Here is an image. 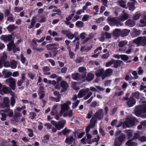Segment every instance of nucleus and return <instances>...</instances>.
Wrapping results in <instances>:
<instances>
[{
  "mask_svg": "<svg viewBox=\"0 0 146 146\" xmlns=\"http://www.w3.org/2000/svg\"><path fill=\"white\" fill-rule=\"evenodd\" d=\"M10 101L8 97H5L3 98V102L0 104V107L3 109L0 111L1 112H4L8 113L9 117H12L13 115L12 110L10 109L9 105Z\"/></svg>",
  "mask_w": 146,
  "mask_h": 146,
  "instance_id": "nucleus-1",
  "label": "nucleus"
},
{
  "mask_svg": "<svg viewBox=\"0 0 146 146\" xmlns=\"http://www.w3.org/2000/svg\"><path fill=\"white\" fill-rule=\"evenodd\" d=\"M126 138L125 135L123 133H121L115 139L113 146H121L124 142Z\"/></svg>",
  "mask_w": 146,
  "mask_h": 146,
  "instance_id": "nucleus-2",
  "label": "nucleus"
},
{
  "mask_svg": "<svg viewBox=\"0 0 146 146\" xmlns=\"http://www.w3.org/2000/svg\"><path fill=\"white\" fill-rule=\"evenodd\" d=\"M146 113V104L139 105L135 107V113L137 116H139L143 113Z\"/></svg>",
  "mask_w": 146,
  "mask_h": 146,
  "instance_id": "nucleus-3",
  "label": "nucleus"
},
{
  "mask_svg": "<svg viewBox=\"0 0 146 146\" xmlns=\"http://www.w3.org/2000/svg\"><path fill=\"white\" fill-rule=\"evenodd\" d=\"M133 42L136 44L137 46H144L146 44V36H139L134 39Z\"/></svg>",
  "mask_w": 146,
  "mask_h": 146,
  "instance_id": "nucleus-4",
  "label": "nucleus"
},
{
  "mask_svg": "<svg viewBox=\"0 0 146 146\" xmlns=\"http://www.w3.org/2000/svg\"><path fill=\"white\" fill-rule=\"evenodd\" d=\"M124 101H127L126 104L129 108L132 107L136 104V101L133 97H124L123 98Z\"/></svg>",
  "mask_w": 146,
  "mask_h": 146,
  "instance_id": "nucleus-5",
  "label": "nucleus"
},
{
  "mask_svg": "<svg viewBox=\"0 0 146 146\" xmlns=\"http://www.w3.org/2000/svg\"><path fill=\"white\" fill-rule=\"evenodd\" d=\"M108 22L111 26H118L119 25H121V21L119 20L118 17L109 18H108Z\"/></svg>",
  "mask_w": 146,
  "mask_h": 146,
  "instance_id": "nucleus-6",
  "label": "nucleus"
},
{
  "mask_svg": "<svg viewBox=\"0 0 146 146\" xmlns=\"http://www.w3.org/2000/svg\"><path fill=\"white\" fill-rule=\"evenodd\" d=\"M7 46L8 50L10 51L13 50V52L14 53H15L17 51H19L20 50L19 47L16 48V45L14 44V40H12L9 42Z\"/></svg>",
  "mask_w": 146,
  "mask_h": 146,
  "instance_id": "nucleus-7",
  "label": "nucleus"
},
{
  "mask_svg": "<svg viewBox=\"0 0 146 146\" xmlns=\"http://www.w3.org/2000/svg\"><path fill=\"white\" fill-rule=\"evenodd\" d=\"M103 117L102 110L100 109L96 112L93 115L92 117L98 121V120H101L103 119Z\"/></svg>",
  "mask_w": 146,
  "mask_h": 146,
  "instance_id": "nucleus-8",
  "label": "nucleus"
},
{
  "mask_svg": "<svg viewBox=\"0 0 146 146\" xmlns=\"http://www.w3.org/2000/svg\"><path fill=\"white\" fill-rule=\"evenodd\" d=\"M7 84H9V86L12 89L14 90L16 88V80L15 79L12 77H10L5 80Z\"/></svg>",
  "mask_w": 146,
  "mask_h": 146,
  "instance_id": "nucleus-9",
  "label": "nucleus"
},
{
  "mask_svg": "<svg viewBox=\"0 0 146 146\" xmlns=\"http://www.w3.org/2000/svg\"><path fill=\"white\" fill-rule=\"evenodd\" d=\"M100 36L101 37L99 38V39L100 41L102 42L104 40L105 36L106 38L108 39L110 38L111 37V34L106 32H102L101 33Z\"/></svg>",
  "mask_w": 146,
  "mask_h": 146,
  "instance_id": "nucleus-10",
  "label": "nucleus"
},
{
  "mask_svg": "<svg viewBox=\"0 0 146 146\" xmlns=\"http://www.w3.org/2000/svg\"><path fill=\"white\" fill-rule=\"evenodd\" d=\"M17 62L14 60H13L10 63L9 62L6 61L4 62V66L5 67L10 66L12 69H15L17 67Z\"/></svg>",
  "mask_w": 146,
  "mask_h": 146,
  "instance_id": "nucleus-11",
  "label": "nucleus"
},
{
  "mask_svg": "<svg viewBox=\"0 0 146 146\" xmlns=\"http://www.w3.org/2000/svg\"><path fill=\"white\" fill-rule=\"evenodd\" d=\"M13 37L11 35H2L0 37L1 40L5 42H7L14 40H12Z\"/></svg>",
  "mask_w": 146,
  "mask_h": 146,
  "instance_id": "nucleus-12",
  "label": "nucleus"
},
{
  "mask_svg": "<svg viewBox=\"0 0 146 146\" xmlns=\"http://www.w3.org/2000/svg\"><path fill=\"white\" fill-rule=\"evenodd\" d=\"M75 138L74 137V135H70L66 138L65 142L69 145L72 144L73 143H75Z\"/></svg>",
  "mask_w": 146,
  "mask_h": 146,
  "instance_id": "nucleus-13",
  "label": "nucleus"
},
{
  "mask_svg": "<svg viewBox=\"0 0 146 146\" xmlns=\"http://www.w3.org/2000/svg\"><path fill=\"white\" fill-rule=\"evenodd\" d=\"M61 109L60 111V116H62L64 113L68 111L69 107L68 106H67L66 104H61Z\"/></svg>",
  "mask_w": 146,
  "mask_h": 146,
  "instance_id": "nucleus-14",
  "label": "nucleus"
},
{
  "mask_svg": "<svg viewBox=\"0 0 146 146\" xmlns=\"http://www.w3.org/2000/svg\"><path fill=\"white\" fill-rule=\"evenodd\" d=\"M136 2V1L135 0H132L127 3V6L129 10L133 11L135 9V5Z\"/></svg>",
  "mask_w": 146,
  "mask_h": 146,
  "instance_id": "nucleus-15",
  "label": "nucleus"
},
{
  "mask_svg": "<svg viewBox=\"0 0 146 146\" xmlns=\"http://www.w3.org/2000/svg\"><path fill=\"white\" fill-rule=\"evenodd\" d=\"M66 123V121L65 120H62L59 121H58L56 128L58 130H60L64 127Z\"/></svg>",
  "mask_w": 146,
  "mask_h": 146,
  "instance_id": "nucleus-16",
  "label": "nucleus"
},
{
  "mask_svg": "<svg viewBox=\"0 0 146 146\" xmlns=\"http://www.w3.org/2000/svg\"><path fill=\"white\" fill-rule=\"evenodd\" d=\"M112 70L111 68H108L104 71V74L102 76V79L103 80L106 77L110 76L112 73Z\"/></svg>",
  "mask_w": 146,
  "mask_h": 146,
  "instance_id": "nucleus-17",
  "label": "nucleus"
},
{
  "mask_svg": "<svg viewBox=\"0 0 146 146\" xmlns=\"http://www.w3.org/2000/svg\"><path fill=\"white\" fill-rule=\"evenodd\" d=\"M86 70V68L84 67H80L78 68V71L79 72L82 73L80 75L82 78H84L86 77L87 73Z\"/></svg>",
  "mask_w": 146,
  "mask_h": 146,
  "instance_id": "nucleus-18",
  "label": "nucleus"
},
{
  "mask_svg": "<svg viewBox=\"0 0 146 146\" xmlns=\"http://www.w3.org/2000/svg\"><path fill=\"white\" fill-rule=\"evenodd\" d=\"M123 14L119 16V19L121 21H123L128 19L129 17L128 14L125 13L124 11H123Z\"/></svg>",
  "mask_w": 146,
  "mask_h": 146,
  "instance_id": "nucleus-19",
  "label": "nucleus"
},
{
  "mask_svg": "<svg viewBox=\"0 0 146 146\" xmlns=\"http://www.w3.org/2000/svg\"><path fill=\"white\" fill-rule=\"evenodd\" d=\"M61 87L62 88L63 90H61L63 92H65L66 91L68 86L66 82L63 80L60 83Z\"/></svg>",
  "mask_w": 146,
  "mask_h": 146,
  "instance_id": "nucleus-20",
  "label": "nucleus"
},
{
  "mask_svg": "<svg viewBox=\"0 0 146 146\" xmlns=\"http://www.w3.org/2000/svg\"><path fill=\"white\" fill-rule=\"evenodd\" d=\"M72 78L75 80H79L82 79L81 75L78 73H76L72 74Z\"/></svg>",
  "mask_w": 146,
  "mask_h": 146,
  "instance_id": "nucleus-21",
  "label": "nucleus"
},
{
  "mask_svg": "<svg viewBox=\"0 0 146 146\" xmlns=\"http://www.w3.org/2000/svg\"><path fill=\"white\" fill-rule=\"evenodd\" d=\"M104 68H101L98 69L96 70L95 72L96 76L98 77L101 76L102 78V76L104 74Z\"/></svg>",
  "mask_w": 146,
  "mask_h": 146,
  "instance_id": "nucleus-22",
  "label": "nucleus"
},
{
  "mask_svg": "<svg viewBox=\"0 0 146 146\" xmlns=\"http://www.w3.org/2000/svg\"><path fill=\"white\" fill-rule=\"evenodd\" d=\"M125 24L126 26L130 27H132L135 25V23L131 19H129L125 22Z\"/></svg>",
  "mask_w": 146,
  "mask_h": 146,
  "instance_id": "nucleus-23",
  "label": "nucleus"
},
{
  "mask_svg": "<svg viewBox=\"0 0 146 146\" xmlns=\"http://www.w3.org/2000/svg\"><path fill=\"white\" fill-rule=\"evenodd\" d=\"M130 30L126 29L121 30L120 36L124 37L127 36L129 34Z\"/></svg>",
  "mask_w": 146,
  "mask_h": 146,
  "instance_id": "nucleus-24",
  "label": "nucleus"
},
{
  "mask_svg": "<svg viewBox=\"0 0 146 146\" xmlns=\"http://www.w3.org/2000/svg\"><path fill=\"white\" fill-rule=\"evenodd\" d=\"M2 91L4 94H9L11 93H13V94H14V93L12 92L10 89H9L6 86H4L2 88Z\"/></svg>",
  "mask_w": 146,
  "mask_h": 146,
  "instance_id": "nucleus-25",
  "label": "nucleus"
},
{
  "mask_svg": "<svg viewBox=\"0 0 146 146\" xmlns=\"http://www.w3.org/2000/svg\"><path fill=\"white\" fill-rule=\"evenodd\" d=\"M126 119V121H127L128 123L130 126H133L134 125L135 123L136 120L135 118H128Z\"/></svg>",
  "mask_w": 146,
  "mask_h": 146,
  "instance_id": "nucleus-26",
  "label": "nucleus"
},
{
  "mask_svg": "<svg viewBox=\"0 0 146 146\" xmlns=\"http://www.w3.org/2000/svg\"><path fill=\"white\" fill-rule=\"evenodd\" d=\"M113 67L116 68L120 66L121 64L123 63V62L119 60H115L113 61Z\"/></svg>",
  "mask_w": 146,
  "mask_h": 146,
  "instance_id": "nucleus-27",
  "label": "nucleus"
},
{
  "mask_svg": "<svg viewBox=\"0 0 146 146\" xmlns=\"http://www.w3.org/2000/svg\"><path fill=\"white\" fill-rule=\"evenodd\" d=\"M126 133L128 139L131 138L133 136V131L130 129H126L124 131Z\"/></svg>",
  "mask_w": 146,
  "mask_h": 146,
  "instance_id": "nucleus-28",
  "label": "nucleus"
},
{
  "mask_svg": "<svg viewBox=\"0 0 146 146\" xmlns=\"http://www.w3.org/2000/svg\"><path fill=\"white\" fill-rule=\"evenodd\" d=\"M36 16H34L33 17L31 21V23L30 26L28 27V28L31 29L34 27L36 23Z\"/></svg>",
  "mask_w": 146,
  "mask_h": 146,
  "instance_id": "nucleus-29",
  "label": "nucleus"
},
{
  "mask_svg": "<svg viewBox=\"0 0 146 146\" xmlns=\"http://www.w3.org/2000/svg\"><path fill=\"white\" fill-rule=\"evenodd\" d=\"M97 120L92 117L90 120V123L88 125L91 126V128H93L95 127V124L97 123Z\"/></svg>",
  "mask_w": 146,
  "mask_h": 146,
  "instance_id": "nucleus-30",
  "label": "nucleus"
},
{
  "mask_svg": "<svg viewBox=\"0 0 146 146\" xmlns=\"http://www.w3.org/2000/svg\"><path fill=\"white\" fill-rule=\"evenodd\" d=\"M71 132L72 131L68 129L66 127H65L64 129L62 130V132L63 135L65 136H67V135Z\"/></svg>",
  "mask_w": 146,
  "mask_h": 146,
  "instance_id": "nucleus-31",
  "label": "nucleus"
},
{
  "mask_svg": "<svg viewBox=\"0 0 146 146\" xmlns=\"http://www.w3.org/2000/svg\"><path fill=\"white\" fill-rule=\"evenodd\" d=\"M94 78V76L91 73H89L87 74L86 80L88 81H90L93 80Z\"/></svg>",
  "mask_w": 146,
  "mask_h": 146,
  "instance_id": "nucleus-32",
  "label": "nucleus"
},
{
  "mask_svg": "<svg viewBox=\"0 0 146 146\" xmlns=\"http://www.w3.org/2000/svg\"><path fill=\"white\" fill-rule=\"evenodd\" d=\"M131 96V97H133V98H134L137 100H139L140 98V94L139 92L136 91L132 93Z\"/></svg>",
  "mask_w": 146,
  "mask_h": 146,
  "instance_id": "nucleus-33",
  "label": "nucleus"
},
{
  "mask_svg": "<svg viewBox=\"0 0 146 146\" xmlns=\"http://www.w3.org/2000/svg\"><path fill=\"white\" fill-rule=\"evenodd\" d=\"M63 116L64 117H66L68 116L69 117H71L73 115L72 111L70 110L68 111L65 113V112L63 114Z\"/></svg>",
  "mask_w": 146,
  "mask_h": 146,
  "instance_id": "nucleus-34",
  "label": "nucleus"
},
{
  "mask_svg": "<svg viewBox=\"0 0 146 146\" xmlns=\"http://www.w3.org/2000/svg\"><path fill=\"white\" fill-rule=\"evenodd\" d=\"M121 29H116L113 31V33L114 35L115 36H120Z\"/></svg>",
  "mask_w": 146,
  "mask_h": 146,
  "instance_id": "nucleus-35",
  "label": "nucleus"
},
{
  "mask_svg": "<svg viewBox=\"0 0 146 146\" xmlns=\"http://www.w3.org/2000/svg\"><path fill=\"white\" fill-rule=\"evenodd\" d=\"M8 31L10 32H11L16 29L14 24L10 25L7 27Z\"/></svg>",
  "mask_w": 146,
  "mask_h": 146,
  "instance_id": "nucleus-36",
  "label": "nucleus"
},
{
  "mask_svg": "<svg viewBox=\"0 0 146 146\" xmlns=\"http://www.w3.org/2000/svg\"><path fill=\"white\" fill-rule=\"evenodd\" d=\"M132 139L129 140L126 143V144L128 145L129 146H137V143L134 142H132Z\"/></svg>",
  "mask_w": 146,
  "mask_h": 146,
  "instance_id": "nucleus-37",
  "label": "nucleus"
},
{
  "mask_svg": "<svg viewBox=\"0 0 146 146\" xmlns=\"http://www.w3.org/2000/svg\"><path fill=\"white\" fill-rule=\"evenodd\" d=\"M141 15L140 13L138 12H136L133 15V19L134 20H137L139 18Z\"/></svg>",
  "mask_w": 146,
  "mask_h": 146,
  "instance_id": "nucleus-38",
  "label": "nucleus"
},
{
  "mask_svg": "<svg viewBox=\"0 0 146 146\" xmlns=\"http://www.w3.org/2000/svg\"><path fill=\"white\" fill-rule=\"evenodd\" d=\"M143 19H141L140 20V22L142 24V27H144L146 26V22L145 21H146V15H144L143 16Z\"/></svg>",
  "mask_w": 146,
  "mask_h": 146,
  "instance_id": "nucleus-39",
  "label": "nucleus"
},
{
  "mask_svg": "<svg viewBox=\"0 0 146 146\" xmlns=\"http://www.w3.org/2000/svg\"><path fill=\"white\" fill-rule=\"evenodd\" d=\"M50 99L52 101L56 102H58L60 101V96H57L56 98L52 96H50Z\"/></svg>",
  "mask_w": 146,
  "mask_h": 146,
  "instance_id": "nucleus-40",
  "label": "nucleus"
},
{
  "mask_svg": "<svg viewBox=\"0 0 146 146\" xmlns=\"http://www.w3.org/2000/svg\"><path fill=\"white\" fill-rule=\"evenodd\" d=\"M146 125V121H144L140 123V125L137 127V128L138 129H141L142 128V126H145Z\"/></svg>",
  "mask_w": 146,
  "mask_h": 146,
  "instance_id": "nucleus-41",
  "label": "nucleus"
},
{
  "mask_svg": "<svg viewBox=\"0 0 146 146\" xmlns=\"http://www.w3.org/2000/svg\"><path fill=\"white\" fill-rule=\"evenodd\" d=\"M13 96L11 98V104L12 107L14 106L15 103L16 101L14 96V94L12 95Z\"/></svg>",
  "mask_w": 146,
  "mask_h": 146,
  "instance_id": "nucleus-42",
  "label": "nucleus"
},
{
  "mask_svg": "<svg viewBox=\"0 0 146 146\" xmlns=\"http://www.w3.org/2000/svg\"><path fill=\"white\" fill-rule=\"evenodd\" d=\"M0 114H1L2 117L1 118V120L3 121H4L6 120L7 116H9V115H8V114L6 115L5 113V112L1 113V112L0 111Z\"/></svg>",
  "mask_w": 146,
  "mask_h": 146,
  "instance_id": "nucleus-43",
  "label": "nucleus"
},
{
  "mask_svg": "<svg viewBox=\"0 0 146 146\" xmlns=\"http://www.w3.org/2000/svg\"><path fill=\"white\" fill-rule=\"evenodd\" d=\"M62 34L66 35V37L68 36L69 34H71L70 31L69 30H62L61 32Z\"/></svg>",
  "mask_w": 146,
  "mask_h": 146,
  "instance_id": "nucleus-44",
  "label": "nucleus"
},
{
  "mask_svg": "<svg viewBox=\"0 0 146 146\" xmlns=\"http://www.w3.org/2000/svg\"><path fill=\"white\" fill-rule=\"evenodd\" d=\"M127 42L126 40L120 41L119 43L118 46L119 47H121L125 46Z\"/></svg>",
  "mask_w": 146,
  "mask_h": 146,
  "instance_id": "nucleus-45",
  "label": "nucleus"
},
{
  "mask_svg": "<svg viewBox=\"0 0 146 146\" xmlns=\"http://www.w3.org/2000/svg\"><path fill=\"white\" fill-rule=\"evenodd\" d=\"M84 23L81 21H78L76 23V25L78 27H82L83 26Z\"/></svg>",
  "mask_w": 146,
  "mask_h": 146,
  "instance_id": "nucleus-46",
  "label": "nucleus"
},
{
  "mask_svg": "<svg viewBox=\"0 0 146 146\" xmlns=\"http://www.w3.org/2000/svg\"><path fill=\"white\" fill-rule=\"evenodd\" d=\"M30 118L31 119L33 120L34 119H35V118L36 116V113L33 112H31L30 113Z\"/></svg>",
  "mask_w": 146,
  "mask_h": 146,
  "instance_id": "nucleus-47",
  "label": "nucleus"
},
{
  "mask_svg": "<svg viewBox=\"0 0 146 146\" xmlns=\"http://www.w3.org/2000/svg\"><path fill=\"white\" fill-rule=\"evenodd\" d=\"M130 126L127 121H124L123 123L122 127L123 128H126V127H129Z\"/></svg>",
  "mask_w": 146,
  "mask_h": 146,
  "instance_id": "nucleus-48",
  "label": "nucleus"
},
{
  "mask_svg": "<svg viewBox=\"0 0 146 146\" xmlns=\"http://www.w3.org/2000/svg\"><path fill=\"white\" fill-rule=\"evenodd\" d=\"M121 58L124 61H126L129 59V57L126 55L121 54Z\"/></svg>",
  "mask_w": 146,
  "mask_h": 146,
  "instance_id": "nucleus-49",
  "label": "nucleus"
},
{
  "mask_svg": "<svg viewBox=\"0 0 146 146\" xmlns=\"http://www.w3.org/2000/svg\"><path fill=\"white\" fill-rule=\"evenodd\" d=\"M21 60L22 64H25L26 59V58L24 57L23 55L21 54L20 55Z\"/></svg>",
  "mask_w": 146,
  "mask_h": 146,
  "instance_id": "nucleus-50",
  "label": "nucleus"
},
{
  "mask_svg": "<svg viewBox=\"0 0 146 146\" xmlns=\"http://www.w3.org/2000/svg\"><path fill=\"white\" fill-rule=\"evenodd\" d=\"M114 61V59H112L110 61H109L108 62L106 63V66L108 67L110 66L111 65L113 64V61Z\"/></svg>",
  "mask_w": 146,
  "mask_h": 146,
  "instance_id": "nucleus-51",
  "label": "nucleus"
},
{
  "mask_svg": "<svg viewBox=\"0 0 146 146\" xmlns=\"http://www.w3.org/2000/svg\"><path fill=\"white\" fill-rule=\"evenodd\" d=\"M120 5L123 8H125L126 6V3L123 0H120L119 1Z\"/></svg>",
  "mask_w": 146,
  "mask_h": 146,
  "instance_id": "nucleus-52",
  "label": "nucleus"
},
{
  "mask_svg": "<svg viewBox=\"0 0 146 146\" xmlns=\"http://www.w3.org/2000/svg\"><path fill=\"white\" fill-rule=\"evenodd\" d=\"M69 51V54L70 56V58L72 59L73 58V56H74V54L73 52H72L71 51V49L70 47H67Z\"/></svg>",
  "mask_w": 146,
  "mask_h": 146,
  "instance_id": "nucleus-53",
  "label": "nucleus"
},
{
  "mask_svg": "<svg viewBox=\"0 0 146 146\" xmlns=\"http://www.w3.org/2000/svg\"><path fill=\"white\" fill-rule=\"evenodd\" d=\"M27 130L29 133L28 134L29 136L30 137H33L34 135L33 130H32L31 129L29 128H27Z\"/></svg>",
  "mask_w": 146,
  "mask_h": 146,
  "instance_id": "nucleus-54",
  "label": "nucleus"
},
{
  "mask_svg": "<svg viewBox=\"0 0 146 146\" xmlns=\"http://www.w3.org/2000/svg\"><path fill=\"white\" fill-rule=\"evenodd\" d=\"M29 77L31 78V79L33 80L34 79V77L35 76V74L31 72H29L28 74Z\"/></svg>",
  "mask_w": 146,
  "mask_h": 146,
  "instance_id": "nucleus-55",
  "label": "nucleus"
},
{
  "mask_svg": "<svg viewBox=\"0 0 146 146\" xmlns=\"http://www.w3.org/2000/svg\"><path fill=\"white\" fill-rule=\"evenodd\" d=\"M139 103L143 104V105L146 104V101L145 97H142L139 101Z\"/></svg>",
  "mask_w": 146,
  "mask_h": 146,
  "instance_id": "nucleus-56",
  "label": "nucleus"
},
{
  "mask_svg": "<svg viewBox=\"0 0 146 146\" xmlns=\"http://www.w3.org/2000/svg\"><path fill=\"white\" fill-rule=\"evenodd\" d=\"M13 15L11 14L10 15L11 17H8L7 19V21H9L10 22H14V17H12Z\"/></svg>",
  "mask_w": 146,
  "mask_h": 146,
  "instance_id": "nucleus-57",
  "label": "nucleus"
},
{
  "mask_svg": "<svg viewBox=\"0 0 146 146\" xmlns=\"http://www.w3.org/2000/svg\"><path fill=\"white\" fill-rule=\"evenodd\" d=\"M93 114L92 111L91 110L89 111L86 118L88 119H90Z\"/></svg>",
  "mask_w": 146,
  "mask_h": 146,
  "instance_id": "nucleus-58",
  "label": "nucleus"
},
{
  "mask_svg": "<svg viewBox=\"0 0 146 146\" xmlns=\"http://www.w3.org/2000/svg\"><path fill=\"white\" fill-rule=\"evenodd\" d=\"M139 137L140 136L139 133H135L134 134L133 137L131 139L133 140L138 139L139 140Z\"/></svg>",
  "mask_w": 146,
  "mask_h": 146,
  "instance_id": "nucleus-59",
  "label": "nucleus"
},
{
  "mask_svg": "<svg viewBox=\"0 0 146 146\" xmlns=\"http://www.w3.org/2000/svg\"><path fill=\"white\" fill-rule=\"evenodd\" d=\"M4 12L5 15L7 17H8V16L10 15L11 14H10V11L8 9H5Z\"/></svg>",
  "mask_w": 146,
  "mask_h": 146,
  "instance_id": "nucleus-60",
  "label": "nucleus"
},
{
  "mask_svg": "<svg viewBox=\"0 0 146 146\" xmlns=\"http://www.w3.org/2000/svg\"><path fill=\"white\" fill-rule=\"evenodd\" d=\"M85 93V91H80L78 94V97L80 98H82L84 96Z\"/></svg>",
  "mask_w": 146,
  "mask_h": 146,
  "instance_id": "nucleus-61",
  "label": "nucleus"
},
{
  "mask_svg": "<svg viewBox=\"0 0 146 146\" xmlns=\"http://www.w3.org/2000/svg\"><path fill=\"white\" fill-rule=\"evenodd\" d=\"M46 17L44 15H43L41 17L39 21V22L40 23L44 22L46 20Z\"/></svg>",
  "mask_w": 146,
  "mask_h": 146,
  "instance_id": "nucleus-62",
  "label": "nucleus"
},
{
  "mask_svg": "<svg viewBox=\"0 0 146 146\" xmlns=\"http://www.w3.org/2000/svg\"><path fill=\"white\" fill-rule=\"evenodd\" d=\"M38 94L39 96V98L40 99L43 98L45 96L44 92L42 93L40 92H38Z\"/></svg>",
  "mask_w": 146,
  "mask_h": 146,
  "instance_id": "nucleus-63",
  "label": "nucleus"
},
{
  "mask_svg": "<svg viewBox=\"0 0 146 146\" xmlns=\"http://www.w3.org/2000/svg\"><path fill=\"white\" fill-rule=\"evenodd\" d=\"M109 56V52L107 53L106 54L102 55V58L103 59H107Z\"/></svg>",
  "mask_w": 146,
  "mask_h": 146,
  "instance_id": "nucleus-64",
  "label": "nucleus"
}]
</instances>
